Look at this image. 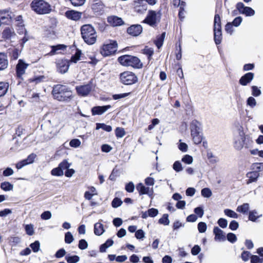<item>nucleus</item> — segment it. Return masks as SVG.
I'll return each mask as SVG.
<instances>
[{
	"label": "nucleus",
	"mask_w": 263,
	"mask_h": 263,
	"mask_svg": "<svg viewBox=\"0 0 263 263\" xmlns=\"http://www.w3.org/2000/svg\"><path fill=\"white\" fill-rule=\"evenodd\" d=\"M52 94L55 99L61 102H69L73 98L70 89L66 85L60 84L53 86Z\"/></svg>",
	"instance_id": "1"
},
{
	"label": "nucleus",
	"mask_w": 263,
	"mask_h": 263,
	"mask_svg": "<svg viewBox=\"0 0 263 263\" xmlns=\"http://www.w3.org/2000/svg\"><path fill=\"white\" fill-rule=\"evenodd\" d=\"M82 37L84 42L88 45H92L96 42L97 34L94 27L89 24L83 25L81 28Z\"/></svg>",
	"instance_id": "2"
},
{
	"label": "nucleus",
	"mask_w": 263,
	"mask_h": 263,
	"mask_svg": "<svg viewBox=\"0 0 263 263\" xmlns=\"http://www.w3.org/2000/svg\"><path fill=\"white\" fill-rule=\"evenodd\" d=\"M31 9L38 14H46L51 11L50 5L44 0H33L31 4Z\"/></svg>",
	"instance_id": "3"
},
{
	"label": "nucleus",
	"mask_w": 263,
	"mask_h": 263,
	"mask_svg": "<svg viewBox=\"0 0 263 263\" xmlns=\"http://www.w3.org/2000/svg\"><path fill=\"white\" fill-rule=\"evenodd\" d=\"M161 15V14L160 11L156 12L154 10H149L146 17L142 22L154 27L160 21Z\"/></svg>",
	"instance_id": "4"
},
{
	"label": "nucleus",
	"mask_w": 263,
	"mask_h": 263,
	"mask_svg": "<svg viewBox=\"0 0 263 263\" xmlns=\"http://www.w3.org/2000/svg\"><path fill=\"white\" fill-rule=\"evenodd\" d=\"M118 44L115 41H110L102 45L100 53L104 57H107L114 54L117 50Z\"/></svg>",
	"instance_id": "5"
},
{
	"label": "nucleus",
	"mask_w": 263,
	"mask_h": 263,
	"mask_svg": "<svg viewBox=\"0 0 263 263\" xmlns=\"http://www.w3.org/2000/svg\"><path fill=\"white\" fill-rule=\"evenodd\" d=\"M234 146L238 151L241 150L243 147H249V144L246 141L245 135L243 132H240L238 135L235 136Z\"/></svg>",
	"instance_id": "6"
},
{
	"label": "nucleus",
	"mask_w": 263,
	"mask_h": 263,
	"mask_svg": "<svg viewBox=\"0 0 263 263\" xmlns=\"http://www.w3.org/2000/svg\"><path fill=\"white\" fill-rule=\"evenodd\" d=\"M120 81L124 85H132L138 81L135 73L130 71H124L120 75Z\"/></svg>",
	"instance_id": "7"
},
{
	"label": "nucleus",
	"mask_w": 263,
	"mask_h": 263,
	"mask_svg": "<svg viewBox=\"0 0 263 263\" xmlns=\"http://www.w3.org/2000/svg\"><path fill=\"white\" fill-rule=\"evenodd\" d=\"M94 87L92 84V80H91L87 84L77 86L76 90L79 96L86 97L89 95Z\"/></svg>",
	"instance_id": "8"
},
{
	"label": "nucleus",
	"mask_w": 263,
	"mask_h": 263,
	"mask_svg": "<svg viewBox=\"0 0 263 263\" xmlns=\"http://www.w3.org/2000/svg\"><path fill=\"white\" fill-rule=\"evenodd\" d=\"M134 11L137 13H144L147 9V4L145 0H135L133 3Z\"/></svg>",
	"instance_id": "9"
},
{
	"label": "nucleus",
	"mask_w": 263,
	"mask_h": 263,
	"mask_svg": "<svg viewBox=\"0 0 263 263\" xmlns=\"http://www.w3.org/2000/svg\"><path fill=\"white\" fill-rule=\"evenodd\" d=\"M236 8L240 13L245 14L246 16H253L255 11L251 7L245 6L242 3H238L236 5Z\"/></svg>",
	"instance_id": "10"
},
{
	"label": "nucleus",
	"mask_w": 263,
	"mask_h": 263,
	"mask_svg": "<svg viewBox=\"0 0 263 263\" xmlns=\"http://www.w3.org/2000/svg\"><path fill=\"white\" fill-rule=\"evenodd\" d=\"M11 11L9 9L0 10V22L2 24H8L11 21Z\"/></svg>",
	"instance_id": "11"
},
{
	"label": "nucleus",
	"mask_w": 263,
	"mask_h": 263,
	"mask_svg": "<svg viewBox=\"0 0 263 263\" xmlns=\"http://www.w3.org/2000/svg\"><path fill=\"white\" fill-rule=\"evenodd\" d=\"M127 32L131 35L137 36L142 32V27L140 25H133L127 28Z\"/></svg>",
	"instance_id": "12"
},
{
	"label": "nucleus",
	"mask_w": 263,
	"mask_h": 263,
	"mask_svg": "<svg viewBox=\"0 0 263 263\" xmlns=\"http://www.w3.org/2000/svg\"><path fill=\"white\" fill-rule=\"evenodd\" d=\"M111 106L107 105L105 106H95L91 108V112L93 116L95 115H101L109 109L111 108Z\"/></svg>",
	"instance_id": "13"
},
{
	"label": "nucleus",
	"mask_w": 263,
	"mask_h": 263,
	"mask_svg": "<svg viewBox=\"0 0 263 263\" xmlns=\"http://www.w3.org/2000/svg\"><path fill=\"white\" fill-rule=\"evenodd\" d=\"M69 62L66 60H59L57 63L58 71L62 73H66L69 69Z\"/></svg>",
	"instance_id": "14"
},
{
	"label": "nucleus",
	"mask_w": 263,
	"mask_h": 263,
	"mask_svg": "<svg viewBox=\"0 0 263 263\" xmlns=\"http://www.w3.org/2000/svg\"><path fill=\"white\" fill-rule=\"evenodd\" d=\"M254 74L252 72H248L244 74L239 79V83L242 86H246L250 83L253 79Z\"/></svg>",
	"instance_id": "15"
},
{
	"label": "nucleus",
	"mask_w": 263,
	"mask_h": 263,
	"mask_svg": "<svg viewBox=\"0 0 263 263\" xmlns=\"http://www.w3.org/2000/svg\"><path fill=\"white\" fill-rule=\"evenodd\" d=\"M28 64H26L22 60H19L16 65V73L17 76L20 77L25 72Z\"/></svg>",
	"instance_id": "16"
},
{
	"label": "nucleus",
	"mask_w": 263,
	"mask_h": 263,
	"mask_svg": "<svg viewBox=\"0 0 263 263\" xmlns=\"http://www.w3.org/2000/svg\"><path fill=\"white\" fill-rule=\"evenodd\" d=\"M108 23L112 26H121L124 24V22L121 17L112 15L107 17Z\"/></svg>",
	"instance_id": "17"
},
{
	"label": "nucleus",
	"mask_w": 263,
	"mask_h": 263,
	"mask_svg": "<svg viewBox=\"0 0 263 263\" xmlns=\"http://www.w3.org/2000/svg\"><path fill=\"white\" fill-rule=\"evenodd\" d=\"M213 233L215 234V240L218 241H225L226 236L224 232L217 227L213 229Z\"/></svg>",
	"instance_id": "18"
},
{
	"label": "nucleus",
	"mask_w": 263,
	"mask_h": 263,
	"mask_svg": "<svg viewBox=\"0 0 263 263\" xmlns=\"http://www.w3.org/2000/svg\"><path fill=\"white\" fill-rule=\"evenodd\" d=\"M248 179L247 180V184H249L252 182H256L259 176V173L258 171L249 172L246 175Z\"/></svg>",
	"instance_id": "19"
},
{
	"label": "nucleus",
	"mask_w": 263,
	"mask_h": 263,
	"mask_svg": "<svg viewBox=\"0 0 263 263\" xmlns=\"http://www.w3.org/2000/svg\"><path fill=\"white\" fill-rule=\"evenodd\" d=\"M136 189L139 191L140 195L148 194L149 196L152 195V189L150 190L149 187H145L141 183H139L137 184Z\"/></svg>",
	"instance_id": "20"
},
{
	"label": "nucleus",
	"mask_w": 263,
	"mask_h": 263,
	"mask_svg": "<svg viewBox=\"0 0 263 263\" xmlns=\"http://www.w3.org/2000/svg\"><path fill=\"white\" fill-rule=\"evenodd\" d=\"M82 13L74 10L67 11L65 13V16L69 19L73 21H78L81 17Z\"/></svg>",
	"instance_id": "21"
},
{
	"label": "nucleus",
	"mask_w": 263,
	"mask_h": 263,
	"mask_svg": "<svg viewBox=\"0 0 263 263\" xmlns=\"http://www.w3.org/2000/svg\"><path fill=\"white\" fill-rule=\"evenodd\" d=\"M129 61L128 66H132L136 68H141L142 67V63L139 58L136 57L131 55Z\"/></svg>",
	"instance_id": "22"
},
{
	"label": "nucleus",
	"mask_w": 263,
	"mask_h": 263,
	"mask_svg": "<svg viewBox=\"0 0 263 263\" xmlns=\"http://www.w3.org/2000/svg\"><path fill=\"white\" fill-rule=\"evenodd\" d=\"M190 129L191 133L201 132L200 123L196 120L192 121L190 124Z\"/></svg>",
	"instance_id": "23"
},
{
	"label": "nucleus",
	"mask_w": 263,
	"mask_h": 263,
	"mask_svg": "<svg viewBox=\"0 0 263 263\" xmlns=\"http://www.w3.org/2000/svg\"><path fill=\"white\" fill-rule=\"evenodd\" d=\"M7 57L5 53L0 52V70L6 69L8 66Z\"/></svg>",
	"instance_id": "24"
},
{
	"label": "nucleus",
	"mask_w": 263,
	"mask_h": 263,
	"mask_svg": "<svg viewBox=\"0 0 263 263\" xmlns=\"http://www.w3.org/2000/svg\"><path fill=\"white\" fill-rule=\"evenodd\" d=\"M105 230L103 224L97 222L94 225V233L97 236H100L104 232Z\"/></svg>",
	"instance_id": "25"
},
{
	"label": "nucleus",
	"mask_w": 263,
	"mask_h": 263,
	"mask_svg": "<svg viewBox=\"0 0 263 263\" xmlns=\"http://www.w3.org/2000/svg\"><path fill=\"white\" fill-rule=\"evenodd\" d=\"M130 55H124L118 58V62L123 66H128L129 59H130Z\"/></svg>",
	"instance_id": "26"
},
{
	"label": "nucleus",
	"mask_w": 263,
	"mask_h": 263,
	"mask_svg": "<svg viewBox=\"0 0 263 263\" xmlns=\"http://www.w3.org/2000/svg\"><path fill=\"white\" fill-rule=\"evenodd\" d=\"M214 41L216 45L220 44L222 39L221 28L214 29Z\"/></svg>",
	"instance_id": "27"
},
{
	"label": "nucleus",
	"mask_w": 263,
	"mask_h": 263,
	"mask_svg": "<svg viewBox=\"0 0 263 263\" xmlns=\"http://www.w3.org/2000/svg\"><path fill=\"white\" fill-rule=\"evenodd\" d=\"M191 136L192 137L193 141L195 144H198L200 143L202 140V136L201 132L191 133Z\"/></svg>",
	"instance_id": "28"
},
{
	"label": "nucleus",
	"mask_w": 263,
	"mask_h": 263,
	"mask_svg": "<svg viewBox=\"0 0 263 263\" xmlns=\"http://www.w3.org/2000/svg\"><path fill=\"white\" fill-rule=\"evenodd\" d=\"M165 37V32H163L161 34L157 36L156 40L155 41V44L158 49L162 46Z\"/></svg>",
	"instance_id": "29"
},
{
	"label": "nucleus",
	"mask_w": 263,
	"mask_h": 263,
	"mask_svg": "<svg viewBox=\"0 0 263 263\" xmlns=\"http://www.w3.org/2000/svg\"><path fill=\"white\" fill-rule=\"evenodd\" d=\"M9 88V84L7 82H0V97L5 95Z\"/></svg>",
	"instance_id": "30"
},
{
	"label": "nucleus",
	"mask_w": 263,
	"mask_h": 263,
	"mask_svg": "<svg viewBox=\"0 0 263 263\" xmlns=\"http://www.w3.org/2000/svg\"><path fill=\"white\" fill-rule=\"evenodd\" d=\"M100 128H102L105 131L107 132H111L112 130V127L110 125H106L104 123H97L96 124V129H99Z\"/></svg>",
	"instance_id": "31"
},
{
	"label": "nucleus",
	"mask_w": 263,
	"mask_h": 263,
	"mask_svg": "<svg viewBox=\"0 0 263 263\" xmlns=\"http://www.w3.org/2000/svg\"><path fill=\"white\" fill-rule=\"evenodd\" d=\"M221 20L218 14H215L214 21V29H221Z\"/></svg>",
	"instance_id": "32"
},
{
	"label": "nucleus",
	"mask_w": 263,
	"mask_h": 263,
	"mask_svg": "<svg viewBox=\"0 0 263 263\" xmlns=\"http://www.w3.org/2000/svg\"><path fill=\"white\" fill-rule=\"evenodd\" d=\"M1 187L5 191H9L13 190V186L9 182H4L1 184Z\"/></svg>",
	"instance_id": "33"
},
{
	"label": "nucleus",
	"mask_w": 263,
	"mask_h": 263,
	"mask_svg": "<svg viewBox=\"0 0 263 263\" xmlns=\"http://www.w3.org/2000/svg\"><path fill=\"white\" fill-rule=\"evenodd\" d=\"M249 209V204L248 203H243L241 205H239L237 208V211L238 212L246 213L248 212Z\"/></svg>",
	"instance_id": "34"
},
{
	"label": "nucleus",
	"mask_w": 263,
	"mask_h": 263,
	"mask_svg": "<svg viewBox=\"0 0 263 263\" xmlns=\"http://www.w3.org/2000/svg\"><path fill=\"white\" fill-rule=\"evenodd\" d=\"M224 213L226 215L231 218H237L238 217V215L236 213L230 209H225Z\"/></svg>",
	"instance_id": "35"
},
{
	"label": "nucleus",
	"mask_w": 263,
	"mask_h": 263,
	"mask_svg": "<svg viewBox=\"0 0 263 263\" xmlns=\"http://www.w3.org/2000/svg\"><path fill=\"white\" fill-rule=\"evenodd\" d=\"M81 55V51L78 50H77L75 54L71 57L70 62L76 63L78 61L80 60Z\"/></svg>",
	"instance_id": "36"
},
{
	"label": "nucleus",
	"mask_w": 263,
	"mask_h": 263,
	"mask_svg": "<svg viewBox=\"0 0 263 263\" xmlns=\"http://www.w3.org/2000/svg\"><path fill=\"white\" fill-rule=\"evenodd\" d=\"M185 6V3L184 2H181V6L180 7L179 11V17L180 20H182L185 17L184 13V7Z\"/></svg>",
	"instance_id": "37"
},
{
	"label": "nucleus",
	"mask_w": 263,
	"mask_h": 263,
	"mask_svg": "<svg viewBox=\"0 0 263 263\" xmlns=\"http://www.w3.org/2000/svg\"><path fill=\"white\" fill-rule=\"evenodd\" d=\"M65 258L68 263H77L80 260L79 257L77 255L66 256Z\"/></svg>",
	"instance_id": "38"
},
{
	"label": "nucleus",
	"mask_w": 263,
	"mask_h": 263,
	"mask_svg": "<svg viewBox=\"0 0 263 263\" xmlns=\"http://www.w3.org/2000/svg\"><path fill=\"white\" fill-rule=\"evenodd\" d=\"M181 161L185 164H191L193 163V158L189 155H185L182 157Z\"/></svg>",
	"instance_id": "39"
},
{
	"label": "nucleus",
	"mask_w": 263,
	"mask_h": 263,
	"mask_svg": "<svg viewBox=\"0 0 263 263\" xmlns=\"http://www.w3.org/2000/svg\"><path fill=\"white\" fill-rule=\"evenodd\" d=\"M173 168L176 172H180L183 170L182 164L179 161H176L174 162Z\"/></svg>",
	"instance_id": "40"
},
{
	"label": "nucleus",
	"mask_w": 263,
	"mask_h": 263,
	"mask_svg": "<svg viewBox=\"0 0 263 263\" xmlns=\"http://www.w3.org/2000/svg\"><path fill=\"white\" fill-rule=\"evenodd\" d=\"M201 194L203 197L205 198H209L212 195L211 190L206 187L204 188L201 190Z\"/></svg>",
	"instance_id": "41"
},
{
	"label": "nucleus",
	"mask_w": 263,
	"mask_h": 263,
	"mask_svg": "<svg viewBox=\"0 0 263 263\" xmlns=\"http://www.w3.org/2000/svg\"><path fill=\"white\" fill-rule=\"evenodd\" d=\"M115 134L117 138H122L125 135V132L124 128L117 127L115 130Z\"/></svg>",
	"instance_id": "42"
},
{
	"label": "nucleus",
	"mask_w": 263,
	"mask_h": 263,
	"mask_svg": "<svg viewBox=\"0 0 263 263\" xmlns=\"http://www.w3.org/2000/svg\"><path fill=\"white\" fill-rule=\"evenodd\" d=\"M257 212L255 210L250 211L249 212V219L252 221H255L256 220L261 216V215L259 216H256Z\"/></svg>",
	"instance_id": "43"
},
{
	"label": "nucleus",
	"mask_w": 263,
	"mask_h": 263,
	"mask_svg": "<svg viewBox=\"0 0 263 263\" xmlns=\"http://www.w3.org/2000/svg\"><path fill=\"white\" fill-rule=\"evenodd\" d=\"M65 48V46L62 45H58L55 46H52V50L50 52V55H53L55 53H58L57 51L59 50H62Z\"/></svg>",
	"instance_id": "44"
},
{
	"label": "nucleus",
	"mask_w": 263,
	"mask_h": 263,
	"mask_svg": "<svg viewBox=\"0 0 263 263\" xmlns=\"http://www.w3.org/2000/svg\"><path fill=\"white\" fill-rule=\"evenodd\" d=\"M74 240L73 237L70 232H68L65 234V242L66 243H71Z\"/></svg>",
	"instance_id": "45"
},
{
	"label": "nucleus",
	"mask_w": 263,
	"mask_h": 263,
	"mask_svg": "<svg viewBox=\"0 0 263 263\" xmlns=\"http://www.w3.org/2000/svg\"><path fill=\"white\" fill-rule=\"evenodd\" d=\"M168 217V216L167 214H164L163 216L159 219V223L165 226L168 225L170 223V220Z\"/></svg>",
	"instance_id": "46"
},
{
	"label": "nucleus",
	"mask_w": 263,
	"mask_h": 263,
	"mask_svg": "<svg viewBox=\"0 0 263 263\" xmlns=\"http://www.w3.org/2000/svg\"><path fill=\"white\" fill-rule=\"evenodd\" d=\"M51 174L53 176H60L63 175V172L60 167L58 166V167L53 168L51 171Z\"/></svg>",
	"instance_id": "47"
},
{
	"label": "nucleus",
	"mask_w": 263,
	"mask_h": 263,
	"mask_svg": "<svg viewBox=\"0 0 263 263\" xmlns=\"http://www.w3.org/2000/svg\"><path fill=\"white\" fill-rule=\"evenodd\" d=\"M30 247L34 252H37L40 250V244L39 241H35L33 243H32Z\"/></svg>",
	"instance_id": "48"
},
{
	"label": "nucleus",
	"mask_w": 263,
	"mask_h": 263,
	"mask_svg": "<svg viewBox=\"0 0 263 263\" xmlns=\"http://www.w3.org/2000/svg\"><path fill=\"white\" fill-rule=\"evenodd\" d=\"M70 166V164L68 162V161L66 160H64L62 162H61L59 166L60 168L63 171L64 170H67L68 168Z\"/></svg>",
	"instance_id": "49"
},
{
	"label": "nucleus",
	"mask_w": 263,
	"mask_h": 263,
	"mask_svg": "<svg viewBox=\"0 0 263 263\" xmlns=\"http://www.w3.org/2000/svg\"><path fill=\"white\" fill-rule=\"evenodd\" d=\"M252 95L254 97H258L261 94V90L256 86H252Z\"/></svg>",
	"instance_id": "50"
},
{
	"label": "nucleus",
	"mask_w": 263,
	"mask_h": 263,
	"mask_svg": "<svg viewBox=\"0 0 263 263\" xmlns=\"http://www.w3.org/2000/svg\"><path fill=\"white\" fill-rule=\"evenodd\" d=\"M25 231L28 235H32L34 234L33 226L31 224L26 225Z\"/></svg>",
	"instance_id": "51"
},
{
	"label": "nucleus",
	"mask_w": 263,
	"mask_h": 263,
	"mask_svg": "<svg viewBox=\"0 0 263 263\" xmlns=\"http://www.w3.org/2000/svg\"><path fill=\"white\" fill-rule=\"evenodd\" d=\"M247 103L248 105L250 106L252 108H253L256 105V101L253 97H250L247 99Z\"/></svg>",
	"instance_id": "52"
},
{
	"label": "nucleus",
	"mask_w": 263,
	"mask_h": 263,
	"mask_svg": "<svg viewBox=\"0 0 263 263\" xmlns=\"http://www.w3.org/2000/svg\"><path fill=\"white\" fill-rule=\"evenodd\" d=\"M206 224L205 222H200L198 224V230L200 233H204L206 230Z\"/></svg>",
	"instance_id": "53"
},
{
	"label": "nucleus",
	"mask_w": 263,
	"mask_h": 263,
	"mask_svg": "<svg viewBox=\"0 0 263 263\" xmlns=\"http://www.w3.org/2000/svg\"><path fill=\"white\" fill-rule=\"evenodd\" d=\"M227 239L231 243H234L237 240V237L235 234L232 233H229L227 236Z\"/></svg>",
	"instance_id": "54"
},
{
	"label": "nucleus",
	"mask_w": 263,
	"mask_h": 263,
	"mask_svg": "<svg viewBox=\"0 0 263 263\" xmlns=\"http://www.w3.org/2000/svg\"><path fill=\"white\" fill-rule=\"evenodd\" d=\"M217 223L222 228H226L228 226L227 220L226 219L222 218L218 219Z\"/></svg>",
	"instance_id": "55"
},
{
	"label": "nucleus",
	"mask_w": 263,
	"mask_h": 263,
	"mask_svg": "<svg viewBox=\"0 0 263 263\" xmlns=\"http://www.w3.org/2000/svg\"><path fill=\"white\" fill-rule=\"evenodd\" d=\"M251 263H262L263 258H260L257 255H252L251 257Z\"/></svg>",
	"instance_id": "56"
},
{
	"label": "nucleus",
	"mask_w": 263,
	"mask_h": 263,
	"mask_svg": "<svg viewBox=\"0 0 263 263\" xmlns=\"http://www.w3.org/2000/svg\"><path fill=\"white\" fill-rule=\"evenodd\" d=\"M69 145L73 147H78L81 145V141L78 139H74L70 141Z\"/></svg>",
	"instance_id": "57"
},
{
	"label": "nucleus",
	"mask_w": 263,
	"mask_h": 263,
	"mask_svg": "<svg viewBox=\"0 0 263 263\" xmlns=\"http://www.w3.org/2000/svg\"><path fill=\"white\" fill-rule=\"evenodd\" d=\"M78 246L81 250H84L87 248L88 243L85 239H81L79 241Z\"/></svg>",
	"instance_id": "58"
},
{
	"label": "nucleus",
	"mask_w": 263,
	"mask_h": 263,
	"mask_svg": "<svg viewBox=\"0 0 263 263\" xmlns=\"http://www.w3.org/2000/svg\"><path fill=\"white\" fill-rule=\"evenodd\" d=\"M148 215L149 217H154L158 214V210L156 209L151 208L147 211Z\"/></svg>",
	"instance_id": "59"
},
{
	"label": "nucleus",
	"mask_w": 263,
	"mask_h": 263,
	"mask_svg": "<svg viewBox=\"0 0 263 263\" xmlns=\"http://www.w3.org/2000/svg\"><path fill=\"white\" fill-rule=\"evenodd\" d=\"M143 53L148 56V59L150 60V57H152L154 54V50L153 48H148L146 47L143 49Z\"/></svg>",
	"instance_id": "60"
},
{
	"label": "nucleus",
	"mask_w": 263,
	"mask_h": 263,
	"mask_svg": "<svg viewBox=\"0 0 263 263\" xmlns=\"http://www.w3.org/2000/svg\"><path fill=\"white\" fill-rule=\"evenodd\" d=\"M122 203V201H121V200L120 199H119L118 198H115L113 199V200L111 202V204H112V207L118 208L121 205Z\"/></svg>",
	"instance_id": "61"
},
{
	"label": "nucleus",
	"mask_w": 263,
	"mask_h": 263,
	"mask_svg": "<svg viewBox=\"0 0 263 263\" xmlns=\"http://www.w3.org/2000/svg\"><path fill=\"white\" fill-rule=\"evenodd\" d=\"M238 227L239 223L235 220H232L229 224V228L232 231L236 230Z\"/></svg>",
	"instance_id": "62"
},
{
	"label": "nucleus",
	"mask_w": 263,
	"mask_h": 263,
	"mask_svg": "<svg viewBox=\"0 0 263 263\" xmlns=\"http://www.w3.org/2000/svg\"><path fill=\"white\" fill-rule=\"evenodd\" d=\"M135 189V186L132 182H130L127 183L125 186V190L129 193H132L134 192Z\"/></svg>",
	"instance_id": "63"
},
{
	"label": "nucleus",
	"mask_w": 263,
	"mask_h": 263,
	"mask_svg": "<svg viewBox=\"0 0 263 263\" xmlns=\"http://www.w3.org/2000/svg\"><path fill=\"white\" fill-rule=\"evenodd\" d=\"M145 236V233L142 230H138L135 233V237L138 239H142Z\"/></svg>",
	"instance_id": "64"
}]
</instances>
